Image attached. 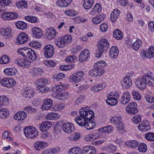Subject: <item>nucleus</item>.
<instances>
[{
  "label": "nucleus",
  "mask_w": 154,
  "mask_h": 154,
  "mask_svg": "<svg viewBox=\"0 0 154 154\" xmlns=\"http://www.w3.org/2000/svg\"><path fill=\"white\" fill-rule=\"evenodd\" d=\"M136 87L140 90H144L148 85L151 87L154 86V78L149 75H144L137 79L135 82Z\"/></svg>",
  "instance_id": "nucleus-1"
},
{
  "label": "nucleus",
  "mask_w": 154,
  "mask_h": 154,
  "mask_svg": "<svg viewBox=\"0 0 154 154\" xmlns=\"http://www.w3.org/2000/svg\"><path fill=\"white\" fill-rule=\"evenodd\" d=\"M106 65L105 61H99L94 65V68L90 71V74L92 76H101L104 72V67Z\"/></svg>",
  "instance_id": "nucleus-2"
},
{
  "label": "nucleus",
  "mask_w": 154,
  "mask_h": 154,
  "mask_svg": "<svg viewBox=\"0 0 154 154\" xmlns=\"http://www.w3.org/2000/svg\"><path fill=\"white\" fill-rule=\"evenodd\" d=\"M98 51L96 54L97 57H100L104 51H107L109 47V44L108 41L105 38L102 39L98 42Z\"/></svg>",
  "instance_id": "nucleus-3"
},
{
  "label": "nucleus",
  "mask_w": 154,
  "mask_h": 154,
  "mask_svg": "<svg viewBox=\"0 0 154 154\" xmlns=\"http://www.w3.org/2000/svg\"><path fill=\"white\" fill-rule=\"evenodd\" d=\"M23 131L25 135L28 138H35L38 134L37 130L32 126L25 127Z\"/></svg>",
  "instance_id": "nucleus-4"
},
{
  "label": "nucleus",
  "mask_w": 154,
  "mask_h": 154,
  "mask_svg": "<svg viewBox=\"0 0 154 154\" xmlns=\"http://www.w3.org/2000/svg\"><path fill=\"white\" fill-rule=\"evenodd\" d=\"M120 117L114 116L111 118L110 121L120 132L123 133L124 130V125Z\"/></svg>",
  "instance_id": "nucleus-5"
},
{
  "label": "nucleus",
  "mask_w": 154,
  "mask_h": 154,
  "mask_svg": "<svg viewBox=\"0 0 154 154\" xmlns=\"http://www.w3.org/2000/svg\"><path fill=\"white\" fill-rule=\"evenodd\" d=\"M75 121L79 126H84L88 130L92 129L94 127L93 125H91L90 120L87 122L85 119L83 120L80 116H77L75 118Z\"/></svg>",
  "instance_id": "nucleus-6"
},
{
  "label": "nucleus",
  "mask_w": 154,
  "mask_h": 154,
  "mask_svg": "<svg viewBox=\"0 0 154 154\" xmlns=\"http://www.w3.org/2000/svg\"><path fill=\"white\" fill-rule=\"evenodd\" d=\"M79 112L81 116L80 117H82L83 120L87 119V121H89L94 116V112L92 110L88 111L82 108L80 109Z\"/></svg>",
  "instance_id": "nucleus-7"
},
{
  "label": "nucleus",
  "mask_w": 154,
  "mask_h": 154,
  "mask_svg": "<svg viewBox=\"0 0 154 154\" xmlns=\"http://www.w3.org/2000/svg\"><path fill=\"white\" fill-rule=\"evenodd\" d=\"M0 83L3 87L7 88H11L15 85L16 83V82L13 78H4L1 80Z\"/></svg>",
  "instance_id": "nucleus-8"
},
{
  "label": "nucleus",
  "mask_w": 154,
  "mask_h": 154,
  "mask_svg": "<svg viewBox=\"0 0 154 154\" xmlns=\"http://www.w3.org/2000/svg\"><path fill=\"white\" fill-rule=\"evenodd\" d=\"M43 51L44 55L46 58L51 57L54 54V48L51 45H47L44 48Z\"/></svg>",
  "instance_id": "nucleus-9"
},
{
  "label": "nucleus",
  "mask_w": 154,
  "mask_h": 154,
  "mask_svg": "<svg viewBox=\"0 0 154 154\" xmlns=\"http://www.w3.org/2000/svg\"><path fill=\"white\" fill-rule=\"evenodd\" d=\"M126 110L128 113L134 115L138 112L137 104L135 102L129 103L126 108Z\"/></svg>",
  "instance_id": "nucleus-10"
},
{
  "label": "nucleus",
  "mask_w": 154,
  "mask_h": 154,
  "mask_svg": "<svg viewBox=\"0 0 154 154\" xmlns=\"http://www.w3.org/2000/svg\"><path fill=\"white\" fill-rule=\"evenodd\" d=\"M84 76V72L83 71H78L71 75L70 79L73 82H79L82 80Z\"/></svg>",
  "instance_id": "nucleus-11"
},
{
  "label": "nucleus",
  "mask_w": 154,
  "mask_h": 154,
  "mask_svg": "<svg viewBox=\"0 0 154 154\" xmlns=\"http://www.w3.org/2000/svg\"><path fill=\"white\" fill-rule=\"evenodd\" d=\"M63 131L66 133H70L75 130V128L71 123L66 122L62 125Z\"/></svg>",
  "instance_id": "nucleus-12"
},
{
  "label": "nucleus",
  "mask_w": 154,
  "mask_h": 154,
  "mask_svg": "<svg viewBox=\"0 0 154 154\" xmlns=\"http://www.w3.org/2000/svg\"><path fill=\"white\" fill-rule=\"evenodd\" d=\"M138 129L142 131H148L150 129V125L148 121L145 120L142 121L138 126Z\"/></svg>",
  "instance_id": "nucleus-13"
},
{
  "label": "nucleus",
  "mask_w": 154,
  "mask_h": 154,
  "mask_svg": "<svg viewBox=\"0 0 154 154\" xmlns=\"http://www.w3.org/2000/svg\"><path fill=\"white\" fill-rule=\"evenodd\" d=\"M90 57V53L89 50L86 49L83 51L80 54L79 56V61L80 62L85 61L88 60Z\"/></svg>",
  "instance_id": "nucleus-14"
},
{
  "label": "nucleus",
  "mask_w": 154,
  "mask_h": 154,
  "mask_svg": "<svg viewBox=\"0 0 154 154\" xmlns=\"http://www.w3.org/2000/svg\"><path fill=\"white\" fill-rule=\"evenodd\" d=\"M46 31L47 37L48 39L51 40L53 39L56 35V29L52 27L46 29Z\"/></svg>",
  "instance_id": "nucleus-15"
},
{
  "label": "nucleus",
  "mask_w": 154,
  "mask_h": 154,
  "mask_svg": "<svg viewBox=\"0 0 154 154\" xmlns=\"http://www.w3.org/2000/svg\"><path fill=\"white\" fill-rule=\"evenodd\" d=\"M53 105L52 101L51 99H46L44 100V103L42 105L41 108L43 110H47L50 109Z\"/></svg>",
  "instance_id": "nucleus-16"
},
{
  "label": "nucleus",
  "mask_w": 154,
  "mask_h": 154,
  "mask_svg": "<svg viewBox=\"0 0 154 154\" xmlns=\"http://www.w3.org/2000/svg\"><path fill=\"white\" fill-rule=\"evenodd\" d=\"M15 63L19 66L23 67H26L29 65V62L23 58L20 57L18 58L15 60Z\"/></svg>",
  "instance_id": "nucleus-17"
},
{
  "label": "nucleus",
  "mask_w": 154,
  "mask_h": 154,
  "mask_svg": "<svg viewBox=\"0 0 154 154\" xmlns=\"http://www.w3.org/2000/svg\"><path fill=\"white\" fill-rule=\"evenodd\" d=\"M52 125L50 122L44 121L42 122L39 126L40 130L42 131H45L50 128Z\"/></svg>",
  "instance_id": "nucleus-18"
},
{
  "label": "nucleus",
  "mask_w": 154,
  "mask_h": 154,
  "mask_svg": "<svg viewBox=\"0 0 154 154\" xmlns=\"http://www.w3.org/2000/svg\"><path fill=\"white\" fill-rule=\"evenodd\" d=\"M28 38V36L26 34L22 33L18 35L17 40L19 44H22L27 42Z\"/></svg>",
  "instance_id": "nucleus-19"
},
{
  "label": "nucleus",
  "mask_w": 154,
  "mask_h": 154,
  "mask_svg": "<svg viewBox=\"0 0 154 154\" xmlns=\"http://www.w3.org/2000/svg\"><path fill=\"white\" fill-rule=\"evenodd\" d=\"M72 0H58L56 2V5L61 7H66L71 3Z\"/></svg>",
  "instance_id": "nucleus-20"
},
{
  "label": "nucleus",
  "mask_w": 154,
  "mask_h": 154,
  "mask_svg": "<svg viewBox=\"0 0 154 154\" xmlns=\"http://www.w3.org/2000/svg\"><path fill=\"white\" fill-rule=\"evenodd\" d=\"M130 94L128 92H126L122 94L120 99L121 103L123 105L128 103L130 100Z\"/></svg>",
  "instance_id": "nucleus-21"
},
{
  "label": "nucleus",
  "mask_w": 154,
  "mask_h": 154,
  "mask_svg": "<svg viewBox=\"0 0 154 154\" xmlns=\"http://www.w3.org/2000/svg\"><path fill=\"white\" fill-rule=\"evenodd\" d=\"M119 54L118 48L116 46H113L112 47L110 50L109 56L112 58L116 59Z\"/></svg>",
  "instance_id": "nucleus-22"
},
{
  "label": "nucleus",
  "mask_w": 154,
  "mask_h": 154,
  "mask_svg": "<svg viewBox=\"0 0 154 154\" xmlns=\"http://www.w3.org/2000/svg\"><path fill=\"white\" fill-rule=\"evenodd\" d=\"M132 82L131 79L128 76L125 78L123 82H122V85L123 88H128L131 85Z\"/></svg>",
  "instance_id": "nucleus-23"
},
{
  "label": "nucleus",
  "mask_w": 154,
  "mask_h": 154,
  "mask_svg": "<svg viewBox=\"0 0 154 154\" xmlns=\"http://www.w3.org/2000/svg\"><path fill=\"white\" fill-rule=\"evenodd\" d=\"M84 153L86 154H95L96 150L95 148L93 146H87L83 147Z\"/></svg>",
  "instance_id": "nucleus-24"
},
{
  "label": "nucleus",
  "mask_w": 154,
  "mask_h": 154,
  "mask_svg": "<svg viewBox=\"0 0 154 154\" xmlns=\"http://www.w3.org/2000/svg\"><path fill=\"white\" fill-rule=\"evenodd\" d=\"M17 70L14 68H7L5 69L4 72L7 75L12 76L15 75Z\"/></svg>",
  "instance_id": "nucleus-25"
},
{
  "label": "nucleus",
  "mask_w": 154,
  "mask_h": 154,
  "mask_svg": "<svg viewBox=\"0 0 154 154\" xmlns=\"http://www.w3.org/2000/svg\"><path fill=\"white\" fill-rule=\"evenodd\" d=\"M32 50L30 48H20L17 51V52L19 54L22 55L23 57H25L27 54H30Z\"/></svg>",
  "instance_id": "nucleus-26"
},
{
  "label": "nucleus",
  "mask_w": 154,
  "mask_h": 154,
  "mask_svg": "<svg viewBox=\"0 0 154 154\" xmlns=\"http://www.w3.org/2000/svg\"><path fill=\"white\" fill-rule=\"evenodd\" d=\"M119 14L120 11L119 10L117 9L114 10L112 12L110 16V19L112 23L115 22L118 19Z\"/></svg>",
  "instance_id": "nucleus-27"
},
{
  "label": "nucleus",
  "mask_w": 154,
  "mask_h": 154,
  "mask_svg": "<svg viewBox=\"0 0 154 154\" xmlns=\"http://www.w3.org/2000/svg\"><path fill=\"white\" fill-rule=\"evenodd\" d=\"M105 86V84H96L91 88V90L94 92H98L103 89Z\"/></svg>",
  "instance_id": "nucleus-28"
},
{
  "label": "nucleus",
  "mask_w": 154,
  "mask_h": 154,
  "mask_svg": "<svg viewBox=\"0 0 154 154\" xmlns=\"http://www.w3.org/2000/svg\"><path fill=\"white\" fill-rule=\"evenodd\" d=\"M34 91L32 89H25L23 91V97L30 99L34 96Z\"/></svg>",
  "instance_id": "nucleus-29"
},
{
  "label": "nucleus",
  "mask_w": 154,
  "mask_h": 154,
  "mask_svg": "<svg viewBox=\"0 0 154 154\" xmlns=\"http://www.w3.org/2000/svg\"><path fill=\"white\" fill-rule=\"evenodd\" d=\"M27 116L26 113L23 111L19 112L14 115V119L17 120H21L24 119Z\"/></svg>",
  "instance_id": "nucleus-30"
},
{
  "label": "nucleus",
  "mask_w": 154,
  "mask_h": 154,
  "mask_svg": "<svg viewBox=\"0 0 154 154\" xmlns=\"http://www.w3.org/2000/svg\"><path fill=\"white\" fill-rule=\"evenodd\" d=\"M105 17V15L103 14L98 15L92 18V22L95 24H99L103 20Z\"/></svg>",
  "instance_id": "nucleus-31"
},
{
  "label": "nucleus",
  "mask_w": 154,
  "mask_h": 154,
  "mask_svg": "<svg viewBox=\"0 0 154 154\" xmlns=\"http://www.w3.org/2000/svg\"><path fill=\"white\" fill-rule=\"evenodd\" d=\"M48 145V144L43 141H37L34 144L35 149L37 150H40L45 148Z\"/></svg>",
  "instance_id": "nucleus-32"
},
{
  "label": "nucleus",
  "mask_w": 154,
  "mask_h": 154,
  "mask_svg": "<svg viewBox=\"0 0 154 154\" xmlns=\"http://www.w3.org/2000/svg\"><path fill=\"white\" fill-rule=\"evenodd\" d=\"M32 32L35 38H38L41 37L42 33L40 28L34 27L32 29Z\"/></svg>",
  "instance_id": "nucleus-33"
},
{
  "label": "nucleus",
  "mask_w": 154,
  "mask_h": 154,
  "mask_svg": "<svg viewBox=\"0 0 154 154\" xmlns=\"http://www.w3.org/2000/svg\"><path fill=\"white\" fill-rule=\"evenodd\" d=\"M101 11V8L100 4L97 3L92 8L90 13L92 15L94 16L96 13L100 12Z\"/></svg>",
  "instance_id": "nucleus-34"
},
{
  "label": "nucleus",
  "mask_w": 154,
  "mask_h": 154,
  "mask_svg": "<svg viewBox=\"0 0 154 154\" xmlns=\"http://www.w3.org/2000/svg\"><path fill=\"white\" fill-rule=\"evenodd\" d=\"M11 32V29L10 28H3L0 29V34L3 36H8L10 35Z\"/></svg>",
  "instance_id": "nucleus-35"
},
{
  "label": "nucleus",
  "mask_w": 154,
  "mask_h": 154,
  "mask_svg": "<svg viewBox=\"0 0 154 154\" xmlns=\"http://www.w3.org/2000/svg\"><path fill=\"white\" fill-rule=\"evenodd\" d=\"M113 36L117 40H121L123 38L122 32L118 29H115L113 32Z\"/></svg>",
  "instance_id": "nucleus-36"
},
{
  "label": "nucleus",
  "mask_w": 154,
  "mask_h": 154,
  "mask_svg": "<svg viewBox=\"0 0 154 154\" xmlns=\"http://www.w3.org/2000/svg\"><path fill=\"white\" fill-rule=\"evenodd\" d=\"M48 83V81L46 78L39 79L36 81V83L38 87L46 86Z\"/></svg>",
  "instance_id": "nucleus-37"
},
{
  "label": "nucleus",
  "mask_w": 154,
  "mask_h": 154,
  "mask_svg": "<svg viewBox=\"0 0 154 154\" xmlns=\"http://www.w3.org/2000/svg\"><path fill=\"white\" fill-rule=\"evenodd\" d=\"M82 149L79 147H74L71 148L69 151V154H82Z\"/></svg>",
  "instance_id": "nucleus-38"
},
{
  "label": "nucleus",
  "mask_w": 154,
  "mask_h": 154,
  "mask_svg": "<svg viewBox=\"0 0 154 154\" xmlns=\"http://www.w3.org/2000/svg\"><path fill=\"white\" fill-rule=\"evenodd\" d=\"M60 117V116L57 113L50 112L48 114L46 117V119H57Z\"/></svg>",
  "instance_id": "nucleus-39"
},
{
  "label": "nucleus",
  "mask_w": 154,
  "mask_h": 154,
  "mask_svg": "<svg viewBox=\"0 0 154 154\" xmlns=\"http://www.w3.org/2000/svg\"><path fill=\"white\" fill-rule=\"evenodd\" d=\"M108 98L106 100V103L111 106H114L116 105L117 103V99L116 98H113L108 96Z\"/></svg>",
  "instance_id": "nucleus-40"
},
{
  "label": "nucleus",
  "mask_w": 154,
  "mask_h": 154,
  "mask_svg": "<svg viewBox=\"0 0 154 154\" xmlns=\"http://www.w3.org/2000/svg\"><path fill=\"white\" fill-rule=\"evenodd\" d=\"M16 27L18 29L21 30H24L27 27L26 24L24 22L19 21L16 23Z\"/></svg>",
  "instance_id": "nucleus-41"
},
{
  "label": "nucleus",
  "mask_w": 154,
  "mask_h": 154,
  "mask_svg": "<svg viewBox=\"0 0 154 154\" xmlns=\"http://www.w3.org/2000/svg\"><path fill=\"white\" fill-rule=\"evenodd\" d=\"M9 115V112L8 109L5 108H3L0 110V117L4 119L7 118Z\"/></svg>",
  "instance_id": "nucleus-42"
},
{
  "label": "nucleus",
  "mask_w": 154,
  "mask_h": 154,
  "mask_svg": "<svg viewBox=\"0 0 154 154\" xmlns=\"http://www.w3.org/2000/svg\"><path fill=\"white\" fill-rule=\"evenodd\" d=\"M16 6L20 9H25L27 7L28 4L27 2L22 0L17 2L16 3Z\"/></svg>",
  "instance_id": "nucleus-43"
},
{
  "label": "nucleus",
  "mask_w": 154,
  "mask_h": 154,
  "mask_svg": "<svg viewBox=\"0 0 154 154\" xmlns=\"http://www.w3.org/2000/svg\"><path fill=\"white\" fill-rule=\"evenodd\" d=\"M30 53L29 54V56L27 58L26 61L30 63L32 62L33 60H35L36 59V56L35 55V52L32 50L31 51H30Z\"/></svg>",
  "instance_id": "nucleus-44"
},
{
  "label": "nucleus",
  "mask_w": 154,
  "mask_h": 154,
  "mask_svg": "<svg viewBox=\"0 0 154 154\" xmlns=\"http://www.w3.org/2000/svg\"><path fill=\"white\" fill-rule=\"evenodd\" d=\"M142 42L140 39L137 40L132 44V47L133 49L135 50H138L142 45Z\"/></svg>",
  "instance_id": "nucleus-45"
},
{
  "label": "nucleus",
  "mask_w": 154,
  "mask_h": 154,
  "mask_svg": "<svg viewBox=\"0 0 154 154\" xmlns=\"http://www.w3.org/2000/svg\"><path fill=\"white\" fill-rule=\"evenodd\" d=\"M83 6L85 9L90 8L93 5L94 0H84Z\"/></svg>",
  "instance_id": "nucleus-46"
},
{
  "label": "nucleus",
  "mask_w": 154,
  "mask_h": 154,
  "mask_svg": "<svg viewBox=\"0 0 154 154\" xmlns=\"http://www.w3.org/2000/svg\"><path fill=\"white\" fill-rule=\"evenodd\" d=\"M65 88L64 85H58L53 87L52 91L54 92H58L65 89Z\"/></svg>",
  "instance_id": "nucleus-47"
},
{
  "label": "nucleus",
  "mask_w": 154,
  "mask_h": 154,
  "mask_svg": "<svg viewBox=\"0 0 154 154\" xmlns=\"http://www.w3.org/2000/svg\"><path fill=\"white\" fill-rule=\"evenodd\" d=\"M70 96L69 93L66 91H64L58 96L59 100H64L69 98Z\"/></svg>",
  "instance_id": "nucleus-48"
},
{
  "label": "nucleus",
  "mask_w": 154,
  "mask_h": 154,
  "mask_svg": "<svg viewBox=\"0 0 154 154\" xmlns=\"http://www.w3.org/2000/svg\"><path fill=\"white\" fill-rule=\"evenodd\" d=\"M154 57V47H150L148 49L147 51V57L151 58Z\"/></svg>",
  "instance_id": "nucleus-49"
},
{
  "label": "nucleus",
  "mask_w": 154,
  "mask_h": 154,
  "mask_svg": "<svg viewBox=\"0 0 154 154\" xmlns=\"http://www.w3.org/2000/svg\"><path fill=\"white\" fill-rule=\"evenodd\" d=\"M141 119V116L140 115H136L134 116L132 118V122L134 123L137 124L139 123Z\"/></svg>",
  "instance_id": "nucleus-50"
},
{
  "label": "nucleus",
  "mask_w": 154,
  "mask_h": 154,
  "mask_svg": "<svg viewBox=\"0 0 154 154\" xmlns=\"http://www.w3.org/2000/svg\"><path fill=\"white\" fill-rule=\"evenodd\" d=\"M138 145V142L135 140H131L128 143V146L131 148H135L137 147Z\"/></svg>",
  "instance_id": "nucleus-51"
},
{
  "label": "nucleus",
  "mask_w": 154,
  "mask_h": 154,
  "mask_svg": "<svg viewBox=\"0 0 154 154\" xmlns=\"http://www.w3.org/2000/svg\"><path fill=\"white\" fill-rule=\"evenodd\" d=\"M25 19L27 21L33 23L37 22V18L34 16H27L25 17Z\"/></svg>",
  "instance_id": "nucleus-52"
},
{
  "label": "nucleus",
  "mask_w": 154,
  "mask_h": 154,
  "mask_svg": "<svg viewBox=\"0 0 154 154\" xmlns=\"http://www.w3.org/2000/svg\"><path fill=\"white\" fill-rule=\"evenodd\" d=\"M145 138L147 140L149 141H154V133L149 132L145 135Z\"/></svg>",
  "instance_id": "nucleus-53"
},
{
  "label": "nucleus",
  "mask_w": 154,
  "mask_h": 154,
  "mask_svg": "<svg viewBox=\"0 0 154 154\" xmlns=\"http://www.w3.org/2000/svg\"><path fill=\"white\" fill-rule=\"evenodd\" d=\"M55 44L58 47L60 48H63L65 45L64 41L61 38L60 41H56L55 42Z\"/></svg>",
  "instance_id": "nucleus-54"
},
{
  "label": "nucleus",
  "mask_w": 154,
  "mask_h": 154,
  "mask_svg": "<svg viewBox=\"0 0 154 154\" xmlns=\"http://www.w3.org/2000/svg\"><path fill=\"white\" fill-rule=\"evenodd\" d=\"M77 59V57L75 55L70 56L67 57L65 59V61L67 62H75Z\"/></svg>",
  "instance_id": "nucleus-55"
},
{
  "label": "nucleus",
  "mask_w": 154,
  "mask_h": 154,
  "mask_svg": "<svg viewBox=\"0 0 154 154\" xmlns=\"http://www.w3.org/2000/svg\"><path fill=\"white\" fill-rule=\"evenodd\" d=\"M132 94L134 98L137 100H140L141 99V96L139 93L135 90H133L132 91Z\"/></svg>",
  "instance_id": "nucleus-56"
},
{
  "label": "nucleus",
  "mask_w": 154,
  "mask_h": 154,
  "mask_svg": "<svg viewBox=\"0 0 154 154\" xmlns=\"http://www.w3.org/2000/svg\"><path fill=\"white\" fill-rule=\"evenodd\" d=\"M29 45L35 48H38L40 47L41 45L40 43L35 41H31L29 43Z\"/></svg>",
  "instance_id": "nucleus-57"
},
{
  "label": "nucleus",
  "mask_w": 154,
  "mask_h": 154,
  "mask_svg": "<svg viewBox=\"0 0 154 154\" xmlns=\"http://www.w3.org/2000/svg\"><path fill=\"white\" fill-rule=\"evenodd\" d=\"M147 149L145 143H140L138 146V149L140 152H145L146 151Z\"/></svg>",
  "instance_id": "nucleus-58"
},
{
  "label": "nucleus",
  "mask_w": 154,
  "mask_h": 154,
  "mask_svg": "<svg viewBox=\"0 0 154 154\" xmlns=\"http://www.w3.org/2000/svg\"><path fill=\"white\" fill-rule=\"evenodd\" d=\"M9 58L8 56L4 55L0 59V63L1 64H7L9 62Z\"/></svg>",
  "instance_id": "nucleus-59"
},
{
  "label": "nucleus",
  "mask_w": 154,
  "mask_h": 154,
  "mask_svg": "<svg viewBox=\"0 0 154 154\" xmlns=\"http://www.w3.org/2000/svg\"><path fill=\"white\" fill-rule=\"evenodd\" d=\"M145 98L146 102L149 103H152L154 101V96L146 94L145 95Z\"/></svg>",
  "instance_id": "nucleus-60"
},
{
  "label": "nucleus",
  "mask_w": 154,
  "mask_h": 154,
  "mask_svg": "<svg viewBox=\"0 0 154 154\" xmlns=\"http://www.w3.org/2000/svg\"><path fill=\"white\" fill-rule=\"evenodd\" d=\"M65 44L70 42L72 40V37L70 35H66L62 38Z\"/></svg>",
  "instance_id": "nucleus-61"
},
{
  "label": "nucleus",
  "mask_w": 154,
  "mask_h": 154,
  "mask_svg": "<svg viewBox=\"0 0 154 154\" xmlns=\"http://www.w3.org/2000/svg\"><path fill=\"white\" fill-rule=\"evenodd\" d=\"M65 13L67 15L69 16H72L75 15L76 14V12L74 10L72 9L66 11Z\"/></svg>",
  "instance_id": "nucleus-62"
},
{
  "label": "nucleus",
  "mask_w": 154,
  "mask_h": 154,
  "mask_svg": "<svg viewBox=\"0 0 154 154\" xmlns=\"http://www.w3.org/2000/svg\"><path fill=\"white\" fill-rule=\"evenodd\" d=\"M73 20L75 22L77 23H84L87 21L86 19L82 18L79 17H77L74 18Z\"/></svg>",
  "instance_id": "nucleus-63"
},
{
  "label": "nucleus",
  "mask_w": 154,
  "mask_h": 154,
  "mask_svg": "<svg viewBox=\"0 0 154 154\" xmlns=\"http://www.w3.org/2000/svg\"><path fill=\"white\" fill-rule=\"evenodd\" d=\"M44 64L48 66H54L56 63L53 60H46L44 61Z\"/></svg>",
  "instance_id": "nucleus-64"
}]
</instances>
